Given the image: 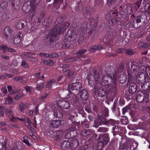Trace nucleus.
Masks as SVG:
<instances>
[{
	"instance_id": "obj_45",
	"label": "nucleus",
	"mask_w": 150,
	"mask_h": 150,
	"mask_svg": "<svg viewBox=\"0 0 150 150\" xmlns=\"http://www.w3.org/2000/svg\"><path fill=\"white\" fill-rule=\"evenodd\" d=\"M24 88L27 92H28L30 93H31V90L33 89V88L32 87L27 86L25 87Z\"/></svg>"
},
{
	"instance_id": "obj_38",
	"label": "nucleus",
	"mask_w": 150,
	"mask_h": 150,
	"mask_svg": "<svg viewBox=\"0 0 150 150\" xmlns=\"http://www.w3.org/2000/svg\"><path fill=\"white\" fill-rule=\"evenodd\" d=\"M127 10L128 14H130L132 12V7L130 6H128L127 7Z\"/></svg>"
},
{
	"instance_id": "obj_31",
	"label": "nucleus",
	"mask_w": 150,
	"mask_h": 150,
	"mask_svg": "<svg viewBox=\"0 0 150 150\" xmlns=\"http://www.w3.org/2000/svg\"><path fill=\"white\" fill-rule=\"evenodd\" d=\"M55 83V80L54 79H52L50 80L47 83V84L45 86V87L46 88H48L51 87L52 85H53Z\"/></svg>"
},
{
	"instance_id": "obj_51",
	"label": "nucleus",
	"mask_w": 150,
	"mask_h": 150,
	"mask_svg": "<svg viewBox=\"0 0 150 150\" xmlns=\"http://www.w3.org/2000/svg\"><path fill=\"white\" fill-rule=\"evenodd\" d=\"M44 18V15L42 13L40 15V17H38V22L39 23H40L41 21H42V19Z\"/></svg>"
},
{
	"instance_id": "obj_30",
	"label": "nucleus",
	"mask_w": 150,
	"mask_h": 150,
	"mask_svg": "<svg viewBox=\"0 0 150 150\" xmlns=\"http://www.w3.org/2000/svg\"><path fill=\"white\" fill-rule=\"evenodd\" d=\"M54 112V115L55 116L58 118H61L62 117V113L59 111L55 110Z\"/></svg>"
},
{
	"instance_id": "obj_53",
	"label": "nucleus",
	"mask_w": 150,
	"mask_h": 150,
	"mask_svg": "<svg viewBox=\"0 0 150 150\" xmlns=\"http://www.w3.org/2000/svg\"><path fill=\"white\" fill-rule=\"evenodd\" d=\"M38 105H37L35 108L34 111L36 115H38L39 114Z\"/></svg>"
},
{
	"instance_id": "obj_43",
	"label": "nucleus",
	"mask_w": 150,
	"mask_h": 150,
	"mask_svg": "<svg viewBox=\"0 0 150 150\" xmlns=\"http://www.w3.org/2000/svg\"><path fill=\"white\" fill-rule=\"evenodd\" d=\"M21 65L25 68L28 69L29 67V66L28 63H26L24 61H22Z\"/></svg>"
},
{
	"instance_id": "obj_55",
	"label": "nucleus",
	"mask_w": 150,
	"mask_h": 150,
	"mask_svg": "<svg viewBox=\"0 0 150 150\" xmlns=\"http://www.w3.org/2000/svg\"><path fill=\"white\" fill-rule=\"evenodd\" d=\"M77 59V57H72L69 59L68 60L69 62H72L76 61Z\"/></svg>"
},
{
	"instance_id": "obj_42",
	"label": "nucleus",
	"mask_w": 150,
	"mask_h": 150,
	"mask_svg": "<svg viewBox=\"0 0 150 150\" xmlns=\"http://www.w3.org/2000/svg\"><path fill=\"white\" fill-rule=\"evenodd\" d=\"M108 76H104L102 78L101 80L102 82L104 83V84H103V85H107V83H108V81L107 80V78H108Z\"/></svg>"
},
{
	"instance_id": "obj_5",
	"label": "nucleus",
	"mask_w": 150,
	"mask_h": 150,
	"mask_svg": "<svg viewBox=\"0 0 150 150\" xmlns=\"http://www.w3.org/2000/svg\"><path fill=\"white\" fill-rule=\"evenodd\" d=\"M58 23L54 27V28L50 31L51 35L54 38L57 36L60 33H62L66 28V26H67V23L62 22L63 20L60 17H58L56 19Z\"/></svg>"
},
{
	"instance_id": "obj_33",
	"label": "nucleus",
	"mask_w": 150,
	"mask_h": 150,
	"mask_svg": "<svg viewBox=\"0 0 150 150\" xmlns=\"http://www.w3.org/2000/svg\"><path fill=\"white\" fill-rule=\"evenodd\" d=\"M108 129L105 127H100L98 130V132L101 133H104L108 131Z\"/></svg>"
},
{
	"instance_id": "obj_34",
	"label": "nucleus",
	"mask_w": 150,
	"mask_h": 150,
	"mask_svg": "<svg viewBox=\"0 0 150 150\" xmlns=\"http://www.w3.org/2000/svg\"><path fill=\"white\" fill-rule=\"evenodd\" d=\"M45 64L47 65L51 66L53 65L54 63L53 61L51 59H48L46 61H44Z\"/></svg>"
},
{
	"instance_id": "obj_1",
	"label": "nucleus",
	"mask_w": 150,
	"mask_h": 150,
	"mask_svg": "<svg viewBox=\"0 0 150 150\" xmlns=\"http://www.w3.org/2000/svg\"><path fill=\"white\" fill-rule=\"evenodd\" d=\"M119 9V13L118 15L117 14V11H112L110 13H108L106 15L105 18L110 25H112L114 24L116 19L118 17V16H119V18H122L124 19H128V14L122 9V6H120Z\"/></svg>"
},
{
	"instance_id": "obj_19",
	"label": "nucleus",
	"mask_w": 150,
	"mask_h": 150,
	"mask_svg": "<svg viewBox=\"0 0 150 150\" xmlns=\"http://www.w3.org/2000/svg\"><path fill=\"white\" fill-rule=\"evenodd\" d=\"M23 21H16L15 24V27L18 29H21L24 26Z\"/></svg>"
},
{
	"instance_id": "obj_14",
	"label": "nucleus",
	"mask_w": 150,
	"mask_h": 150,
	"mask_svg": "<svg viewBox=\"0 0 150 150\" xmlns=\"http://www.w3.org/2000/svg\"><path fill=\"white\" fill-rule=\"evenodd\" d=\"M61 122L59 120L51 121L49 125L50 127L53 128H57L61 125Z\"/></svg>"
},
{
	"instance_id": "obj_4",
	"label": "nucleus",
	"mask_w": 150,
	"mask_h": 150,
	"mask_svg": "<svg viewBox=\"0 0 150 150\" xmlns=\"http://www.w3.org/2000/svg\"><path fill=\"white\" fill-rule=\"evenodd\" d=\"M145 69V67L142 64H141L139 67H138V69L139 71H138V73L136 75V78L137 82L140 85V87L144 89V92L148 93L149 91V90L147 89L145 91L144 90L145 85L144 83L147 80L145 74L143 73Z\"/></svg>"
},
{
	"instance_id": "obj_63",
	"label": "nucleus",
	"mask_w": 150,
	"mask_h": 150,
	"mask_svg": "<svg viewBox=\"0 0 150 150\" xmlns=\"http://www.w3.org/2000/svg\"><path fill=\"white\" fill-rule=\"evenodd\" d=\"M40 72H38L35 75V76L36 77V78L37 79H39L40 78Z\"/></svg>"
},
{
	"instance_id": "obj_37",
	"label": "nucleus",
	"mask_w": 150,
	"mask_h": 150,
	"mask_svg": "<svg viewBox=\"0 0 150 150\" xmlns=\"http://www.w3.org/2000/svg\"><path fill=\"white\" fill-rule=\"evenodd\" d=\"M63 71L64 72H66L68 74V77H69L70 76H72L73 74V72L69 70H66L64 69L63 70Z\"/></svg>"
},
{
	"instance_id": "obj_49",
	"label": "nucleus",
	"mask_w": 150,
	"mask_h": 150,
	"mask_svg": "<svg viewBox=\"0 0 150 150\" xmlns=\"http://www.w3.org/2000/svg\"><path fill=\"white\" fill-rule=\"evenodd\" d=\"M63 1V0H54V4H56L59 5L62 3Z\"/></svg>"
},
{
	"instance_id": "obj_61",
	"label": "nucleus",
	"mask_w": 150,
	"mask_h": 150,
	"mask_svg": "<svg viewBox=\"0 0 150 150\" xmlns=\"http://www.w3.org/2000/svg\"><path fill=\"white\" fill-rule=\"evenodd\" d=\"M2 92L4 94H6L7 93V90L6 88H3L1 89Z\"/></svg>"
},
{
	"instance_id": "obj_62",
	"label": "nucleus",
	"mask_w": 150,
	"mask_h": 150,
	"mask_svg": "<svg viewBox=\"0 0 150 150\" xmlns=\"http://www.w3.org/2000/svg\"><path fill=\"white\" fill-rule=\"evenodd\" d=\"M150 45V43H144L142 45L143 47H147L148 46H149Z\"/></svg>"
},
{
	"instance_id": "obj_3",
	"label": "nucleus",
	"mask_w": 150,
	"mask_h": 150,
	"mask_svg": "<svg viewBox=\"0 0 150 150\" xmlns=\"http://www.w3.org/2000/svg\"><path fill=\"white\" fill-rule=\"evenodd\" d=\"M131 70L132 71V74L130 72H128V83H130L129 90L130 93H134L137 90V87L134 82H131V81L134 79V76H136V73L139 70L138 69V64L135 62H133L131 63Z\"/></svg>"
},
{
	"instance_id": "obj_64",
	"label": "nucleus",
	"mask_w": 150,
	"mask_h": 150,
	"mask_svg": "<svg viewBox=\"0 0 150 150\" xmlns=\"http://www.w3.org/2000/svg\"><path fill=\"white\" fill-rule=\"evenodd\" d=\"M47 55H49V54H46L45 53H40V55L41 56H45V57H48L46 56H47Z\"/></svg>"
},
{
	"instance_id": "obj_12",
	"label": "nucleus",
	"mask_w": 150,
	"mask_h": 150,
	"mask_svg": "<svg viewBox=\"0 0 150 150\" xmlns=\"http://www.w3.org/2000/svg\"><path fill=\"white\" fill-rule=\"evenodd\" d=\"M56 103L59 107L63 109H67L70 105L69 102L65 99H58L56 100Z\"/></svg>"
},
{
	"instance_id": "obj_39",
	"label": "nucleus",
	"mask_w": 150,
	"mask_h": 150,
	"mask_svg": "<svg viewBox=\"0 0 150 150\" xmlns=\"http://www.w3.org/2000/svg\"><path fill=\"white\" fill-rule=\"evenodd\" d=\"M47 57H48L50 58H57L59 57V55L55 53H53L52 54H49L46 56Z\"/></svg>"
},
{
	"instance_id": "obj_44",
	"label": "nucleus",
	"mask_w": 150,
	"mask_h": 150,
	"mask_svg": "<svg viewBox=\"0 0 150 150\" xmlns=\"http://www.w3.org/2000/svg\"><path fill=\"white\" fill-rule=\"evenodd\" d=\"M144 102H145L146 103H148L149 102V95L148 94H146L144 95Z\"/></svg>"
},
{
	"instance_id": "obj_13",
	"label": "nucleus",
	"mask_w": 150,
	"mask_h": 150,
	"mask_svg": "<svg viewBox=\"0 0 150 150\" xmlns=\"http://www.w3.org/2000/svg\"><path fill=\"white\" fill-rule=\"evenodd\" d=\"M70 148L71 149H75L77 148L79 145V142L76 138H74L71 139L69 142Z\"/></svg>"
},
{
	"instance_id": "obj_48",
	"label": "nucleus",
	"mask_w": 150,
	"mask_h": 150,
	"mask_svg": "<svg viewBox=\"0 0 150 150\" xmlns=\"http://www.w3.org/2000/svg\"><path fill=\"white\" fill-rule=\"evenodd\" d=\"M126 53L129 55H132L134 53V52L132 50H128L126 51Z\"/></svg>"
},
{
	"instance_id": "obj_9",
	"label": "nucleus",
	"mask_w": 150,
	"mask_h": 150,
	"mask_svg": "<svg viewBox=\"0 0 150 150\" xmlns=\"http://www.w3.org/2000/svg\"><path fill=\"white\" fill-rule=\"evenodd\" d=\"M111 124V120H107L103 116L99 115L97 120L94 121V124L93 126L98 127L100 125L105 124L107 125Z\"/></svg>"
},
{
	"instance_id": "obj_54",
	"label": "nucleus",
	"mask_w": 150,
	"mask_h": 150,
	"mask_svg": "<svg viewBox=\"0 0 150 150\" xmlns=\"http://www.w3.org/2000/svg\"><path fill=\"white\" fill-rule=\"evenodd\" d=\"M21 41V39L19 38H16L14 40V42L15 44H18Z\"/></svg>"
},
{
	"instance_id": "obj_23",
	"label": "nucleus",
	"mask_w": 150,
	"mask_h": 150,
	"mask_svg": "<svg viewBox=\"0 0 150 150\" xmlns=\"http://www.w3.org/2000/svg\"><path fill=\"white\" fill-rule=\"evenodd\" d=\"M127 79V75L126 74L124 73L122 74L119 78L120 82L121 84L125 83Z\"/></svg>"
},
{
	"instance_id": "obj_6",
	"label": "nucleus",
	"mask_w": 150,
	"mask_h": 150,
	"mask_svg": "<svg viewBox=\"0 0 150 150\" xmlns=\"http://www.w3.org/2000/svg\"><path fill=\"white\" fill-rule=\"evenodd\" d=\"M39 1L36 0H30L29 2H25L23 6L22 10L25 13L30 12V18H32L35 13V10Z\"/></svg>"
},
{
	"instance_id": "obj_11",
	"label": "nucleus",
	"mask_w": 150,
	"mask_h": 150,
	"mask_svg": "<svg viewBox=\"0 0 150 150\" xmlns=\"http://www.w3.org/2000/svg\"><path fill=\"white\" fill-rule=\"evenodd\" d=\"M77 37V35L75 32L71 33L69 35H66L64 40V45L65 47H69L71 45V42L76 39Z\"/></svg>"
},
{
	"instance_id": "obj_18",
	"label": "nucleus",
	"mask_w": 150,
	"mask_h": 150,
	"mask_svg": "<svg viewBox=\"0 0 150 150\" xmlns=\"http://www.w3.org/2000/svg\"><path fill=\"white\" fill-rule=\"evenodd\" d=\"M70 142L68 141L65 140L61 143V147L62 149L65 150L70 148Z\"/></svg>"
},
{
	"instance_id": "obj_21",
	"label": "nucleus",
	"mask_w": 150,
	"mask_h": 150,
	"mask_svg": "<svg viewBox=\"0 0 150 150\" xmlns=\"http://www.w3.org/2000/svg\"><path fill=\"white\" fill-rule=\"evenodd\" d=\"M143 94L141 92H138L137 96L136 98L137 100L139 103H142L144 102V95H143Z\"/></svg>"
},
{
	"instance_id": "obj_56",
	"label": "nucleus",
	"mask_w": 150,
	"mask_h": 150,
	"mask_svg": "<svg viewBox=\"0 0 150 150\" xmlns=\"http://www.w3.org/2000/svg\"><path fill=\"white\" fill-rule=\"evenodd\" d=\"M22 79V76L16 77L14 79V80L16 81L21 80Z\"/></svg>"
},
{
	"instance_id": "obj_32",
	"label": "nucleus",
	"mask_w": 150,
	"mask_h": 150,
	"mask_svg": "<svg viewBox=\"0 0 150 150\" xmlns=\"http://www.w3.org/2000/svg\"><path fill=\"white\" fill-rule=\"evenodd\" d=\"M81 125L84 128H88L89 127V125L88 122L86 120L81 121Z\"/></svg>"
},
{
	"instance_id": "obj_52",
	"label": "nucleus",
	"mask_w": 150,
	"mask_h": 150,
	"mask_svg": "<svg viewBox=\"0 0 150 150\" xmlns=\"http://www.w3.org/2000/svg\"><path fill=\"white\" fill-rule=\"evenodd\" d=\"M145 8L146 10H150V2L146 4L145 6Z\"/></svg>"
},
{
	"instance_id": "obj_28",
	"label": "nucleus",
	"mask_w": 150,
	"mask_h": 150,
	"mask_svg": "<svg viewBox=\"0 0 150 150\" xmlns=\"http://www.w3.org/2000/svg\"><path fill=\"white\" fill-rule=\"evenodd\" d=\"M35 55V54L33 53L32 52H29L26 55L27 57L29 58L30 60L31 61H33L34 62H36L37 61V59H36L34 57H33L31 55Z\"/></svg>"
},
{
	"instance_id": "obj_50",
	"label": "nucleus",
	"mask_w": 150,
	"mask_h": 150,
	"mask_svg": "<svg viewBox=\"0 0 150 150\" xmlns=\"http://www.w3.org/2000/svg\"><path fill=\"white\" fill-rule=\"evenodd\" d=\"M23 142L28 145H29L30 143L27 137H24V139L23 140Z\"/></svg>"
},
{
	"instance_id": "obj_35",
	"label": "nucleus",
	"mask_w": 150,
	"mask_h": 150,
	"mask_svg": "<svg viewBox=\"0 0 150 150\" xmlns=\"http://www.w3.org/2000/svg\"><path fill=\"white\" fill-rule=\"evenodd\" d=\"M84 38V35L83 34H81L79 36V38L78 39V42L79 44H81L83 42Z\"/></svg>"
},
{
	"instance_id": "obj_22",
	"label": "nucleus",
	"mask_w": 150,
	"mask_h": 150,
	"mask_svg": "<svg viewBox=\"0 0 150 150\" xmlns=\"http://www.w3.org/2000/svg\"><path fill=\"white\" fill-rule=\"evenodd\" d=\"M103 48L101 46H98L95 45L91 47L89 50V51L90 52H94L98 50L100 51Z\"/></svg>"
},
{
	"instance_id": "obj_2",
	"label": "nucleus",
	"mask_w": 150,
	"mask_h": 150,
	"mask_svg": "<svg viewBox=\"0 0 150 150\" xmlns=\"http://www.w3.org/2000/svg\"><path fill=\"white\" fill-rule=\"evenodd\" d=\"M89 84L91 85H94L95 88L99 89L98 94V96L100 97H103L105 96V93L104 90L102 88H100L101 87L102 84L99 82V77L98 73L95 72L94 74V77L92 74H91L88 75V77Z\"/></svg>"
},
{
	"instance_id": "obj_26",
	"label": "nucleus",
	"mask_w": 150,
	"mask_h": 150,
	"mask_svg": "<svg viewBox=\"0 0 150 150\" xmlns=\"http://www.w3.org/2000/svg\"><path fill=\"white\" fill-rule=\"evenodd\" d=\"M76 134H77V132L76 131H71L66 134V137L70 139L76 136Z\"/></svg>"
},
{
	"instance_id": "obj_27",
	"label": "nucleus",
	"mask_w": 150,
	"mask_h": 150,
	"mask_svg": "<svg viewBox=\"0 0 150 150\" xmlns=\"http://www.w3.org/2000/svg\"><path fill=\"white\" fill-rule=\"evenodd\" d=\"M91 131L90 129H83L81 132V134L83 136H87L90 135Z\"/></svg>"
},
{
	"instance_id": "obj_60",
	"label": "nucleus",
	"mask_w": 150,
	"mask_h": 150,
	"mask_svg": "<svg viewBox=\"0 0 150 150\" xmlns=\"http://www.w3.org/2000/svg\"><path fill=\"white\" fill-rule=\"evenodd\" d=\"M25 120L27 121L28 124L29 125H30L32 124V122H31L30 120L28 117H26L25 118Z\"/></svg>"
},
{
	"instance_id": "obj_57",
	"label": "nucleus",
	"mask_w": 150,
	"mask_h": 150,
	"mask_svg": "<svg viewBox=\"0 0 150 150\" xmlns=\"http://www.w3.org/2000/svg\"><path fill=\"white\" fill-rule=\"evenodd\" d=\"M20 94H18L14 98V99L18 100L21 98Z\"/></svg>"
},
{
	"instance_id": "obj_47",
	"label": "nucleus",
	"mask_w": 150,
	"mask_h": 150,
	"mask_svg": "<svg viewBox=\"0 0 150 150\" xmlns=\"http://www.w3.org/2000/svg\"><path fill=\"white\" fill-rule=\"evenodd\" d=\"M5 108L3 106H0V116H2L4 115L3 110L5 109Z\"/></svg>"
},
{
	"instance_id": "obj_40",
	"label": "nucleus",
	"mask_w": 150,
	"mask_h": 150,
	"mask_svg": "<svg viewBox=\"0 0 150 150\" xmlns=\"http://www.w3.org/2000/svg\"><path fill=\"white\" fill-rule=\"evenodd\" d=\"M17 120H20L21 121H23L24 120L23 119V118L20 119L17 117L15 118L13 116L10 119L13 122H16Z\"/></svg>"
},
{
	"instance_id": "obj_10",
	"label": "nucleus",
	"mask_w": 150,
	"mask_h": 150,
	"mask_svg": "<svg viewBox=\"0 0 150 150\" xmlns=\"http://www.w3.org/2000/svg\"><path fill=\"white\" fill-rule=\"evenodd\" d=\"M109 141V135L108 134H103L99 136L98 138V147L100 149H102L105 145L108 143Z\"/></svg>"
},
{
	"instance_id": "obj_46",
	"label": "nucleus",
	"mask_w": 150,
	"mask_h": 150,
	"mask_svg": "<svg viewBox=\"0 0 150 150\" xmlns=\"http://www.w3.org/2000/svg\"><path fill=\"white\" fill-rule=\"evenodd\" d=\"M103 113V115L105 117H108V109L105 108Z\"/></svg>"
},
{
	"instance_id": "obj_8",
	"label": "nucleus",
	"mask_w": 150,
	"mask_h": 150,
	"mask_svg": "<svg viewBox=\"0 0 150 150\" xmlns=\"http://www.w3.org/2000/svg\"><path fill=\"white\" fill-rule=\"evenodd\" d=\"M113 79L112 80L113 82L112 83L110 84L109 83L107 84L106 85V88L107 91L110 92L111 93L113 92L115 93V92L116 91V79L117 78V76L116 75V72L115 71H114V74H113ZM110 79L111 80L113 79L112 77H110Z\"/></svg>"
},
{
	"instance_id": "obj_58",
	"label": "nucleus",
	"mask_w": 150,
	"mask_h": 150,
	"mask_svg": "<svg viewBox=\"0 0 150 150\" xmlns=\"http://www.w3.org/2000/svg\"><path fill=\"white\" fill-rule=\"evenodd\" d=\"M128 109V108H124L122 109V112L123 115H124L125 113L127 111Z\"/></svg>"
},
{
	"instance_id": "obj_16",
	"label": "nucleus",
	"mask_w": 150,
	"mask_h": 150,
	"mask_svg": "<svg viewBox=\"0 0 150 150\" xmlns=\"http://www.w3.org/2000/svg\"><path fill=\"white\" fill-rule=\"evenodd\" d=\"M79 95L80 97L82 100H86L88 98V93L86 90H82L80 91Z\"/></svg>"
},
{
	"instance_id": "obj_36",
	"label": "nucleus",
	"mask_w": 150,
	"mask_h": 150,
	"mask_svg": "<svg viewBox=\"0 0 150 150\" xmlns=\"http://www.w3.org/2000/svg\"><path fill=\"white\" fill-rule=\"evenodd\" d=\"M12 98L10 97H8L5 101V103L6 104H9L13 103Z\"/></svg>"
},
{
	"instance_id": "obj_15",
	"label": "nucleus",
	"mask_w": 150,
	"mask_h": 150,
	"mask_svg": "<svg viewBox=\"0 0 150 150\" xmlns=\"http://www.w3.org/2000/svg\"><path fill=\"white\" fill-rule=\"evenodd\" d=\"M141 17H138L136 21H134L132 23L133 27L135 28H140L142 25Z\"/></svg>"
},
{
	"instance_id": "obj_29",
	"label": "nucleus",
	"mask_w": 150,
	"mask_h": 150,
	"mask_svg": "<svg viewBox=\"0 0 150 150\" xmlns=\"http://www.w3.org/2000/svg\"><path fill=\"white\" fill-rule=\"evenodd\" d=\"M27 104L26 103H23L22 102L20 103L19 108L21 111L23 112L27 108Z\"/></svg>"
},
{
	"instance_id": "obj_41",
	"label": "nucleus",
	"mask_w": 150,
	"mask_h": 150,
	"mask_svg": "<svg viewBox=\"0 0 150 150\" xmlns=\"http://www.w3.org/2000/svg\"><path fill=\"white\" fill-rule=\"evenodd\" d=\"M44 86V84L43 83H42L40 85H38L36 88V90L37 91H40L43 87Z\"/></svg>"
},
{
	"instance_id": "obj_17",
	"label": "nucleus",
	"mask_w": 150,
	"mask_h": 150,
	"mask_svg": "<svg viewBox=\"0 0 150 150\" xmlns=\"http://www.w3.org/2000/svg\"><path fill=\"white\" fill-rule=\"evenodd\" d=\"M71 88L72 90H80L81 88V84L78 82L72 83L71 85Z\"/></svg>"
},
{
	"instance_id": "obj_20",
	"label": "nucleus",
	"mask_w": 150,
	"mask_h": 150,
	"mask_svg": "<svg viewBox=\"0 0 150 150\" xmlns=\"http://www.w3.org/2000/svg\"><path fill=\"white\" fill-rule=\"evenodd\" d=\"M86 52V49H81L76 52L75 54L78 56V58H85L86 56L83 55V54Z\"/></svg>"
},
{
	"instance_id": "obj_7",
	"label": "nucleus",
	"mask_w": 150,
	"mask_h": 150,
	"mask_svg": "<svg viewBox=\"0 0 150 150\" xmlns=\"http://www.w3.org/2000/svg\"><path fill=\"white\" fill-rule=\"evenodd\" d=\"M137 146L136 142L127 139L125 142L120 144L119 149L120 150H134L136 149Z\"/></svg>"
},
{
	"instance_id": "obj_59",
	"label": "nucleus",
	"mask_w": 150,
	"mask_h": 150,
	"mask_svg": "<svg viewBox=\"0 0 150 150\" xmlns=\"http://www.w3.org/2000/svg\"><path fill=\"white\" fill-rule=\"evenodd\" d=\"M48 95V94L47 93H45L44 95L41 96L40 97V98L42 100H43L45 99L46 98Z\"/></svg>"
},
{
	"instance_id": "obj_24",
	"label": "nucleus",
	"mask_w": 150,
	"mask_h": 150,
	"mask_svg": "<svg viewBox=\"0 0 150 150\" xmlns=\"http://www.w3.org/2000/svg\"><path fill=\"white\" fill-rule=\"evenodd\" d=\"M145 71L146 74V75H145L146 76V79L147 80L146 81H148L150 80V66L149 65L146 66Z\"/></svg>"
},
{
	"instance_id": "obj_25",
	"label": "nucleus",
	"mask_w": 150,
	"mask_h": 150,
	"mask_svg": "<svg viewBox=\"0 0 150 150\" xmlns=\"http://www.w3.org/2000/svg\"><path fill=\"white\" fill-rule=\"evenodd\" d=\"M11 33V31L9 27H6L4 29V32L3 33V35L5 38H7L9 35H10Z\"/></svg>"
}]
</instances>
